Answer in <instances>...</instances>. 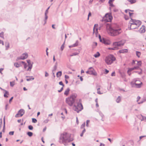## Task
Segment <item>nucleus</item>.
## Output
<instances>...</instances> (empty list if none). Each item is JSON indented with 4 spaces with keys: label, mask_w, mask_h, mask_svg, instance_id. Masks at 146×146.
<instances>
[{
    "label": "nucleus",
    "mask_w": 146,
    "mask_h": 146,
    "mask_svg": "<svg viewBox=\"0 0 146 146\" xmlns=\"http://www.w3.org/2000/svg\"><path fill=\"white\" fill-rule=\"evenodd\" d=\"M107 30L108 33L112 36H117L122 32L121 29L115 26V25L111 26L108 24L107 25Z\"/></svg>",
    "instance_id": "obj_1"
},
{
    "label": "nucleus",
    "mask_w": 146,
    "mask_h": 146,
    "mask_svg": "<svg viewBox=\"0 0 146 146\" xmlns=\"http://www.w3.org/2000/svg\"><path fill=\"white\" fill-rule=\"evenodd\" d=\"M73 140L71 137V134L66 132H64L60 134L59 142L64 145H67L68 143Z\"/></svg>",
    "instance_id": "obj_2"
},
{
    "label": "nucleus",
    "mask_w": 146,
    "mask_h": 146,
    "mask_svg": "<svg viewBox=\"0 0 146 146\" xmlns=\"http://www.w3.org/2000/svg\"><path fill=\"white\" fill-rule=\"evenodd\" d=\"M77 96L76 94H72L70 97L66 99V103L70 106H72L75 102Z\"/></svg>",
    "instance_id": "obj_3"
},
{
    "label": "nucleus",
    "mask_w": 146,
    "mask_h": 146,
    "mask_svg": "<svg viewBox=\"0 0 146 146\" xmlns=\"http://www.w3.org/2000/svg\"><path fill=\"white\" fill-rule=\"evenodd\" d=\"M130 28V29H136V27H133V26H136V27H139L141 24V22L138 20L133 19L131 18V20L129 21Z\"/></svg>",
    "instance_id": "obj_4"
},
{
    "label": "nucleus",
    "mask_w": 146,
    "mask_h": 146,
    "mask_svg": "<svg viewBox=\"0 0 146 146\" xmlns=\"http://www.w3.org/2000/svg\"><path fill=\"white\" fill-rule=\"evenodd\" d=\"M125 42L123 40H121L118 42H115L113 43V46L114 47L113 48H109V50H116L118 49V47L120 46L123 45Z\"/></svg>",
    "instance_id": "obj_5"
},
{
    "label": "nucleus",
    "mask_w": 146,
    "mask_h": 146,
    "mask_svg": "<svg viewBox=\"0 0 146 146\" xmlns=\"http://www.w3.org/2000/svg\"><path fill=\"white\" fill-rule=\"evenodd\" d=\"M81 101V99H79V102H76L74 107V109L75 111H77V113H79L83 109L82 104L80 102Z\"/></svg>",
    "instance_id": "obj_6"
},
{
    "label": "nucleus",
    "mask_w": 146,
    "mask_h": 146,
    "mask_svg": "<svg viewBox=\"0 0 146 146\" xmlns=\"http://www.w3.org/2000/svg\"><path fill=\"white\" fill-rule=\"evenodd\" d=\"M115 60V57L112 55H110L106 57L105 59L106 63L108 65L111 64Z\"/></svg>",
    "instance_id": "obj_7"
},
{
    "label": "nucleus",
    "mask_w": 146,
    "mask_h": 146,
    "mask_svg": "<svg viewBox=\"0 0 146 146\" xmlns=\"http://www.w3.org/2000/svg\"><path fill=\"white\" fill-rule=\"evenodd\" d=\"M112 19V17L110 13H107L103 18L102 21L105 22H110Z\"/></svg>",
    "instance_id": "obj_8"
},
{
    "label": "nucleus",
    "mask_w": 146,
    "mask_h": 146,
    "mask_svg": "<svg viewBox=\"0 0 146 146\" xmlns=\"http://www.w3.org/2000/svg\"><path fill=\"white\" fill-rule=\"evenodd\" d=\"M133 82H134L133 84V86H135V87L137 88H140L141 86V85L142 84V82L136 79H134L133 80Z\"/></svg>",
    "instance_id": "obj_9"
},
{
    "label": "nucleus",
    "mask_w": 146,
    "mask_h": 146,
    "mask_svg": "<svg viewBox=\"0 0 146 146\" xmlns=\"http://www.w3.org/2000/svg\"><path fill=\"white\" fill-rule=\"evenodd\" d=\"M28 57V54L27 53H25L23 54L21 56L17 58V60H24L27 58Z\"/></svg>",
    "instance_id": "obj_10"
},
{
    "label": "nucleus",
    "mask_w": 146,
    "mask_h": 146,
    "mask_svg": "<svg viewBox=\"0 0 146 146\" xmlns=\"http://www.w3.org/2000/svg\"><path fill=\"white\" fill-rule=\"evenodd\" d=\"M102 42L105 45H110L111 44V42L109 39L103 38V41Z\"/></svg>",
    "instance_id": "obj_11"
},
{
    "label": "nucleus",
    "mask_w": 146,
    "mask_h": 146,
    "mask_svg": "<svg viewBox=\"0 0 146 146\" xmlns=\"http://www.w3.org/2000/svg\"><path fill=\"white\" fill-rule=\"evenodd\" d=\"M27 62L29 65V68L27 70V71H30L32 67L33 63V62L31 64V60H27Z\"/></svg>",
    "instance_id": "obj_12"
},
{
    "label": "nucleus",
    "mask_w": 146,
    "mask_h": 146,
    "mask_svg": "<svg viewBox=\"0 0 146 146\" xmlns=\"http://www.w3.org/2000/svg\"><path fill=\"white\" fill-rule=\"evenodd\" d=\"M139 32L140 33H144L145 31V27L144 26H142L139 30Z\"/></svg>",
    "instance_id": "obj_13"
},
{
    "label": "nucleus",
    "mask_w": 146,
    "mask_h": 146,
    "mask_svg": "<svg viewBox=\"0 0 146 146\" xmlns=\"http://www.w3.org/2000/svg\"><path fill=\"white\" fill-rule=\"evenodd\" d=\"M90 70L86 72V73L89 74H93V70L94 69L92 67H91L89 68Z\"/></svg>",
    "instance_id": "obj_14"
},
{
    "label": "nucleus",
    "mask_w": 146,
    "mask_h": 146,
    "mask_svg": "<svg viewBox=\"0 0 146 146\" xmlns=\"http://www.w3.org/2000/svg\"><path fill=\"white\" fill-rule=\"evenodd\" d=\"M78 40H77L75 43L74 44L69 46V48L74 47L78 46Z\"/></svg>",
    "instance_id": "obj_15"
},
{
    "label": "nucleus",
    "mask_w": 146,
    "mask_h": 146,
    "mask_svg": "<svg viewBox=\"0 0 146 146\" xmlns=\"http://www.w3.org/2000/svg\"><path fill=\"white\" fill-rule=\"evenodd\" d=\"M128 52V50L127 49H123L120 50L119 51L120 53H124L127 52Z\"/></svg>",
    "instance_id": "obj_16"
},
{
    "label": "nucleus",
    "mask_w": 146,
    "mask_h": 146,
    "mask_svg": "<svg viewBox=\"0 0 146 146\" xmlns=\"http://www.w3.org/2000/svg\"><path fill=\"white\" fill-rule=\"evenodd\" d=\"M70 90L69 88H67L66 90L64 92V94L66 95H67L69 92Z\"/></svg>",
    "instance_id": "obj_17"
},
{
    "label": "nucleus",
    "mask_w": 146,
    "mask_h": 146,
    "mask_svg": "<svg viewBox=\"0 0 146 146\" xmlns=\"http://www.w3.org/2000/svg\"><path fill=\"white\" fill-rule=\"evenodd\" d=\"M62 73L61 71H59L56 73V76L58 78L59 77L61 76L62 75Z\"/></svg>",
    "instance_id": "obj_18"
},
{
    "label": "nucleus",
    "mask_w": 146,
    "mask_h": 146,
    "mask_svg": "<svg viewBox=\"0 0 146 146\" xmlns=\"http://www.w3.org/2000/svg\"><path fill=\"white\" fill-rule=\"evenodd\" d=\"M5 46L6 47V50L8 49L9 47V44L8 42H6L5 44Z\"/></svg>",
    "instance_id": "obj_19"
},
{
    "label": "nucleus",
    "mask_w": 146,
    "mask_h": 146,
    "mask_svg": "<svg viewBox=\"0 0 146 146\" xmlns=\"http://www.w3.org/2000/svg\"><path fill=\"white\" fill-rule=\"evenodd\" d=\"M100 55V54L99 52H97L94 55V56L96 58H98Z\"/></svg>",
    "instance_id": "obj_20"
},
{
    "label": "nucleus",
    "mask_w": 146,
    "mask_h": 146,
    "mask_svg": "<svg viewBox=\"0 0 146 146\" xmlns=\"http://www.w3.org/2000/svg\"><path fill=\"white\" fill-rule=\"evenodd\" d=\"M20 110H22L23 111H21V112H20V116L21 117L24 114L25 111L23 109H21Z\"/></svg>",
    "instance_id": "obj_21"
},
{
    "label": "nucleus",
    "mask_w": 146,
    "mask_h": 146,
    "mask_svg": "<svg viewBox=\"0 0 146 146\" xmlns=\"http://www.w3.org/2000/svg\"><path fill=\"white\" fill-rule=\"evenodd\" d=\"M121 101V98L119 96L116 100V102L117 103H119Z\"/></svg>",
    "instance_id": "obj_22"
},
{
    "label": "nucleus",
    "mask_w": 146,
    "mask_h": 146,
    "mask_svg": "<svg viewBox=\"0 0 146 146\" xmlns=\"http://www.w3.org/2000/svg\"><path fill=\"white\" fill-rule=\"evenodd\" d=\"M136 54L137 56L139 58L141 54V53L139 51H136Z\"/></svg>",
    "instance_id": "obj_23"
},
{
    "label": "nucleus",
    "mask_w": 146,
    "mask_h": 146,
    "mask_svg": "<svg viewBox=\"0 0 146 146\" xmlns=\"http://www.w3.org/2000/svg\"><path fill=\"white\" fill-rule=\"evenodd\" d=\"M4 125L3 127V131L4 132L5 131V117H4Z\"/></svg>",
    "instance_id": "obj_24"
},
{
    "label": "nucleus",
    "mask_w": 146,
    "mask_h": 146,
    "mask_svg": "<svg viewBox=\"0 0 146 146\" xmlns=\"http://www.w3.org/2000/svg\"><path fill=\"white\" fill-rule=\"evenodd\" d=\"M47 14H45V19H44V22L45 24L46 23V20L48 19V17L47 15Z\"/></svg>",
    "instance_id": "obj_25"
},
{
    "label": "nucleus",
    "mask_w": 146,
    "mask_h": 146,
    "mask_svg": "<svg viewBox=\"0 0 146 146\" xmlns=\"http://www.w3.org/2000/svg\"><path fill=\"white\" fill-rule=\"evenodd\" d=\"M27 135L29 137H31L33 135V133L31 132H28L27 133Z\"/></svg>",
    "instance_id": "obj_26"
},
{
    "label": "nucleus",
    "mask_w": 146,
    "mask_h": 146,
    "mask_svg": "<svg viewBox=\"0 0 146 146\" xmlns=\"http://www.w3.org/2000/svg\"><path fill=\"white\" fill-rule=\"evenodd\" d=\"M137 65L138 66H141L142 64L141 61H137Z\"/></svg>",
    "instance_id": "obj_27"
},
{
    "label": "nucleus",
    "mask_w": 146,
    "mask_h": 146,
    "mask_svg": "<svg viewBox=\"0 0 146 146\" xmlns=\"http://www.w3.org/2000/svg\"><path fill=\"white\" fill-rule=\"evenodd\" d=\"M128 1L130 2L131 4L133 3L136 2V0H127Z\"/></svg>",
    "instance_id": "obj_28"
},
{
    "label": "nucleus",
    "mask_w": 146,
    "mask_h": 146,
    "mask_svg": "<svg viewBox=\"0 0 146 146\" xmlns=\"http://www.w3.org/2000/svg\"><path fill=\"white\" fill-rule=\"evenodd\" d=\"M100 88H98L97 89V93L98 94H102L103 93H101L100 92Z\"/></svg>",
    "instance_id": "obj_29"
},
{
    "label": "nucleus",
    "mask_w": 146,
    "mask_h": 146,
    "mask_svg": "<svg viewBox=\"0 0 146 146\" xmlns=\"http://www.w3.org/2000/svg\"><path fill=\"white\" fill-rule=\"evenodd\" d=\"M14 65L17 68H18L20 66V65L18 63H15Z\"/></svg>",
    "instance_id": "obj_30"
},
{
    "label": "nucleus",
    "mask_w": 146,
    "mask_h": 146,
    "mask_svg": "<svg viewBox=\"0 0 146 146\" xmlns=\"http://www.w3.org/2000/svg\"><path fill=\"white\" fill-rule=\"evenodd\" d=\"M133 70H134L133 68H129L127 72V73H129V72H130Z\"/></svg>",
    "instance_id": "obj_31"
},
{
    "label": "nucleus",
    "mask_w": 146,
    "mask_h": 146,
    "mask_svg": "<svg viewBox=\"0 0 146 146\" xmlns=\"http://www.w3.org/2000/svg\"><path fill=\"white\" fill-rule=\"evenodd\" d=\"M23 111V110H19V111L18 112V113L16 115H15V117H19V115H20V114H19V113H20V112H21V111Z\"/></svg>",
    "instance_id": "obj_32"
},
{
    "label": "nucleus",
    "mask_w": 146,
    "mask_h": 146,
    "mask_svg": "<svg viewBox=\"0 0 146 146\" xmlns=\"http://www.w3.org/2000/svg\"><path fill=\"white\" fill-rule=\"evenodd\" d=\"M10 85L11 87H13L15 85V82L14 81L11 82H10Z\"/></svg>",
    "instance_id": "obj_33"
},
{
    "label": "nucleus",
    "mask_w": 146,
    "mask_h": 146,
    "mask_svg": "<svg viewBox=\"0 0 146 146\" xmlns=\"http://www.w3.org/2000/svg\"><path fill=\"white\" fill-rule=\"evenodd\" d=\"M78 54H79L78 53H77L76 52L73 53L72 54H70V56H76V55H78Z\"/></svg>",
    "instance_id": "obj_34"
},
{
    "label": "nucleus",
    "mask_w": 146,
    "mask_h": 146,
    "mask_svg": "<svg viewBox=\"0 0 146 146\" xmlns=\"http://www.w3.org/2000/svg\"><path fill=\"white\" fill-rule=\"evenodd\" d=\"M31 78H32L27 79H26L27 81H29L34 80V78H33V77H31Z\"/></svg>",
    "instance_id": "obj_35"
},
{
    "label": "nucleus",
    "mask_w": 146,
    "mask_h": 146,
    "mask_svg": "<svg viewBox=\"0 0 146 146\" xmlns=\"http://www.w3.org/2000/svg\"><path fill=\"white\" fill-rule=\"evenodd\" d=\"M32 122L33 123H36L37 122V120L35 118H32Z\"/></svg>",
    "instance_id": "obj_36"
},
{
    "label": "nucleus",
    "mask_w": 146,
    "mask_h": 146,
    "mask_svg": "<svg viewBox=\"0 0 146 146\" xmlns=\"http://www.w3.org/2000/svg\"><path fill=\"white\" fill-rule=\"evenodd\" d=\"M133 68H134V70H140V69H141L138 66H134Z\"/></svg>",
    "instance_id": "obj_37"
},
{
    "label": "nucleus",
    "mask_w": 146,
    "mask_h": 146,
    "mask_svg": "<svg viewBox=\"0 0 146 146\" xmlns=\"http://www.w3.org/2000/svg\"><path fill=\"white\" fill-rule=\"evenodd\" d=\"M28 128L30 130H32L33 129V127L32 125H30L28 126Z\"/></svg>",
    "instance_id": "obj_38"
},
{
    "label": "nucleus",
    "mask_w": 146,
    "mask_h": 146,
    "mask_svg": "<svg viewBox=\"0 0 146 146\" xmlns=\"http://www.w3.org/2000/svg\"><path fill=\"white\" fill-rule=\"evenodd\" d=\"M85 125V122H84L81 125V128H84V127Z\"/></svg>",
    "instance_id": "obj_39"
},
{
    "label": "nucleus",
    "mask_w": 146,
    "mask_h": 146,
    "mask_svg": "<svg viewBox=\"0 0 146 146\" xmlns=\"http://www.w3.org/2000/svg\"><path fill=\"white\" fill-rule=\"evenodd\" d=\"M3 34L4 33L3 32H2L0 33V37L3 38H4V36H3Z\"/></svg>",
    "instance_id": "obj_40"
},
{
    "label": "nucleus",
    "mask_w": 146,
    "mask_h": 146,
    "mask_svg": "<svg viewBox=\"0 0 146 146\" xmlns=\"http://www.w3.org/2000/svg\"><path fill=\"white\" fill-rule=\"evenodd\" d=\"M99 38L100 40V42H102L103 41V38L102 39L101 36L100 35H99Z\"/></svg>",
    "instance_id": "obj_41"
},
{
    "label": "nucleus",
    "mask_w": 146,
    "mask_h": 146,
    "mask_svg": "<svg viewBox=\"0 0 146 146\" xmlns=\"http://www.w3.org/2000/svg\"><path fill=\"white\" fill-rule=\"evenodd\" d=\"M64 43L61 46V49L62 51L63 50V49L64 48Z\"/></svg>",
    "instance_id": "obj_42"
},
{
    "label": "nucleus",
    "mask_w": 146,
    "mask_h": 146,
    "mask_svg": "<svg viewBox=\"0 0 146 146\" xmlns=\"http://www.w3.org/2000/svg\"><path fill=\"white\" fill-rule=\"evenodd\" d=\"M50 8V7H49L46 10V11L45 12V14H48V10Z\"/></svg>",
    "instance_id": "obj_43"
},
{
    "label": "nucleus",
    "mask_w": 146,
    "mask_h": 146,
    "mask_svg": "<svg viewBox=\"0 0 146 146\" xmlns=\"http://www.w3.org/2000/svg\"><path fill=\"white\" fill-rule=\"evenodd\" d=\"M2 119H0V129L1 128V125L2 124Z\"/></svg>",
    "instance_id": "obj_44"
},
{
    "label": "nucleus",
    "mask_w": 146,
    "mask_h": 146,
    "mask_svg": "<svg viewBox=\"0 0 146 146\" xmlns=\"http://www.w3.org/2000/svg\"><path fill=\"white\" fill-rule=\"evenodd\" d=\"M45 77H47L49 76V74L46 71L45 72Z\"/></svg>",
    "instance_id": "obj_45"
},
{
    "label": "nucleus",
    "mask_w": 146,
    "mask_h": 146,
    "mask_svg": "<svg viewBox=\"0 0 146 146\" xmlns=\"http://www.w3.org/2000/svg\"><path fill=\"white\" fill-rule=\"evenodd\" d=\"M14 133V131H10L9 133V134L10 135H13Z\"/></svg>",
    "instance_id": "obj_46"
},
{
    "label": "nucleus",
    "mask_w": 146,
    "mask_h": 146,
    "mask_svg": "<svg viewBox=\"0 0 146 146\" xmlns=\"http://www.w3.org/2000/svg\"><path fill=\"white\" fill-rule=\"evenodd\" d=\"M59 84L60 85L62 86H63V87H64V85L63 84L62 81H60V82H59Z\"/></svg>",
    "instance_id": "obj_47"
},
{
    "label": "nucleus",
    "mask_w": 146,
    "mask_h": 146,
    "mask_svg": "<svg viewBox=\"0 0 146 146\" xmlns=\"http://www.w3.org/2000/svg\"><path fill=\"white\" fill-rule=\"evenodd\" d=\"M61 114L62 115V116H61V117L62 119L63 120L65 118V117L62 112L61 113Z\"/></svg>",
    "instance_id": "obj_48"
},
{
    "label": "nucleus",
    "mask_w": 146,
    "mask_h": 146,
    "mask_svg": "<svg viewBox=\"0 0 146 146\" xmlns=\"http://www.w3.org/2000/svg\"><path fill=\"white\" fill-rule=\"evenodd\" d=\"M90 122V120H88L86 121V126L87 127L88 126V123Z\"/></svg>",
    "instance_id": "obj_49"
},
{
    "label": "nucleus",
    "mask_w": 146,
    "mask_h": 146,
    "mask_svg": "<svg viewBox=\"0 0 146 146\" xmlns=\"http://www.w3.org/2000/svg\"><path fill=\"white\" fill-rule=\"evenodd\" d=\"M100 115L102 117V118L103 117H104V115L102 113H100ZM102 121H104V120L102 118Z\"/></svg>",
    "instance_id": "obj_50"
},
{
    "label": "nucleus",
    "mask_w": 146,
    "mask_h": 146,
    "mask_svg": "<svg viewBox=\"0 0 146 146\" xmlns=\"http://www.w3.org/2000/svg\"><path fill=\"white\" fill-rule=\"evenodd\" d=\"M111 76H115V73L114 72H112L111 74Z\"/></svg>",
    "instance_id": "obj_51"
},
{
    "label": "nucleus",
    "mask_w": 146,
    "mask_h": 146,
    "mask_svg": "<svg viewBox=\"0 0 146 146\" xmlns=\"http://www.w3.org/2000/svg\"><path fill=\"white\" fill-rule=\"evenodd\" d=\"M140 70H141L140 72H138V74H139L141 75L142 74V69H140Z\"/></svg>",
    "instance_id": "obj_52"
},
{
    "label": "nucleus",
    "mask_w": 146,
    "mask_h": 146,
    "mask_svg": "<svg viewBox=\"0 0 146 146\" xmlns=\"http://www.w3.org/2000/svg\"><path fill=\"white\" fill-rule=\"evenodd\" d=\"M109 72V70H107L106 69H105V74H107Z\"/></svg>",
    "instance_id": "obj_53"
},
{
    "label": "nucleus",
    "mask_w": 146,
    "mask_h": 146,
    "mask_svg": "<svg viewBox=\"0 0 146 146\" xmlns=\"http://www.w3.org/2000/svg\"><path fill=\"white\" fill-rule=\"evenodd\" d=\"M65 80H66V79H68L69 78V77L67 75H65Z\"/></svg>",
    "instance_id": "obj_54"
},
{
    "label": "nucleus",
    "mask_w": 146,
    "mask_h": 146,
    "mask_svg": "<svg viewBox=\"0 0 146 146\" xmlns=\"http://www.w3.org/2000/svg\"><path fill=\"white\" fill-rule=\"evenodd\" d=\"M140 98V97L139 96H138L137 98V102H138Z\"/></svg>",
    "instance_id": "obj_55"
},
{
    "label": "nucleus",
    "mask_w": 146,
    "mask_h": 146,
    "mask_svg": "<svg viewBox=\"0 0 146 146\" xmlns=\"http://www.w3.org/2000/svg\"><path fill=\"white\" fill-rule=\"evenodd\" d=\"M57 68V66L56 65L54 67V69L53 70V72H54V71H55V70H56Z\"/></svg>",
    "instance_id": "obj_56"
},
{
    "label": "nucleus",
    "mask_w": 146,
    "mask_h": 146,
    "mask_svg": "<svg viewBox=\"0 0 146 146\" xmlns=\"http://www.w3.org/2000/svg\"><path fill=\"white\" fill-rule=\"evenodd\" d=\"M48 121H49V120L47 119H46V120H44V122L45 123H47L48 122Z\"/></svg>",
    "instance_id": "obj_57"
},
{
    "label": "nucleus",
    "mask_w": 146,
    "mask_h": 146,
    "mask_svg": "<svg viewBox=\"0 0 146 146\" xmlns=\"http://www.w3.org/2000/svg\"><path fill=\"white\" fill-rule=\"evenodd\" d=\"M8 106V104H7L5 105V110H7V106Z\"/></svg>",
    "instance_id": "obj_58"
},
{
    "label": "nucleus",
    "mask_w": 146,
    "mask_h": 146,
    "mask_svg": "<svg viewBox=\"0 0 146 146\" xmlns=\"http://www.w3.org/2000/svg\"><path fill=\"white\" fill-rule=\"evenodd\" d=\"M114 0H110L109 1V4H110L111 3H112Z\"/></svg>",
    "instance_id": "obj_59"
},
{
    "label": "nucleus",
    "mask_w": 146,
    "mask_h": 146,
    "mask_svg": "<svg viewBox=\"0 0 146 146\" xmlns=\"http://www.w3.org/2000/svg\"><path fill=\"white\" fill-rule=\"evenodd\" d=\"M4 91L5 92V94H6V95H9V92L8 91H6L5 90Z\"/></svg>",
    "instance_id": "obj_60"
},
{
    "label": "nucleus",
    "mask_w": 146,
    "mask_h": 146,
    "mask_svg": "<svg viewBox=\"0 0 146 146\" xmlns=\"http://www.w3.org/2000/svg\"><path fill=\"white\" fill-rule=\"evenodd\" d=\"M121 76L122 78H125V75L124 74H121Z\"/></svg>",
    "instance_id": "obj_61"
},
{
    "label": "nucleus",
    "mask_w": 146,
    "mask_h": 146,
    "mask_svg": "<svg viewBox=\"0 0 146 146\" xmlns=\"http://www.w3.org/2000/svg\"><path fill=\"white\" fill-rule=\"evenodd\" d=\"M118 11V9H114L113 10V11L114 12H117Z\"/></svg>",
    "instance_id": "obj_62"
},
{
    "label": "nucleus",
    "mask_w": 146,
    "mask_h": 146,
    "mask_svg": "<svg viewBox=\"0 0 146 146\" xmlns=\"http://www.w3.org/2000/svg\"><path fill=\"white\" fill-rule=\"evenodd\" d=\"M129 13L130 17H131V15L133 14V13H130V12H129Z\"/></svg>",
    "instance_id": "obj_63"
},
{
    "label": "nucleus",
    "mask_w": 146,
    "mask_h": 146,
    "mask_svg": "<svg viewBox=\"0 0 146 146\" xmlns=\"http://www.w3.org/2000/svg\"><path fill=\"white\" fill-rule=\"evenodd\" d=\"M27 65L26 64H24V68H26L27 67Z\"/></svg>",
    "instance_id": "obj_64"
}]
</instances>
